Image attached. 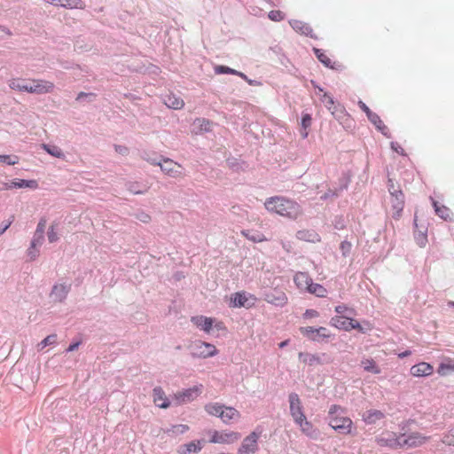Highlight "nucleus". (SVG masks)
Wrapping results in <instances>:
<instances>
[{"label":"nucleus","mask_w":454,"mask_h":454,"mask_svg":"<svg viewBox=\"0 0 454 454\" xmlns=\"http://www.w3.org/2000/svg\"><path fill=\"white\" fill-rule=\"evenodd\" d=\"M264 206L269 212L289 219H296L301 214V207L296 201L282 196L267 199Z\"/></svg>","instance_id":"nucleus-1"},{"label":"nucleus","mask_w":454,"mask_h":454,"mask_svg":"<svg viewBox=\"0 0 454 454\" xmlns=\"http://www.w3.org/2000/svg\"><path fill=\"white\" fill-rule=\"evenodd\" d=\"M343 413L344 410L341 406L331 405L326 418L328 425L340 434H355L353 421L350 418L344 416Z\"/></svg>","instance_id":"nucleus-2"},{"label":"nucleus","mask_w":454,"mask_h":454,"mask_svg":"<svg viewBox=\"0 0 454 454\" xmlns=\"http://www.w3.org/2000/svg\"><path fill=\"white\" fill-rule=\"evenodd\" d=\"M413 422L414 420L410 419L398 424L401 434L400 439L402 449H412L420 447L430 439V436L423 435L419 432L408 433L409 427Z\"/></svg>","instance_id":"nucleus-3"},{"label":"nucleus","mask_w":454,"mask_h":454,"mask_svg":"<svg viewBox=\"0 0 454 454\" xmlns=\"http://www.w3.org/2000/svg\"><path fill=\"white\" fill-rule=\"evenodd\" d=\"M387 190L391 196L392 207L395 210L393 218L399 219L404 207V194L400 187L395 184L391 178L387 181Z\"/></svg>","instance_id":"nucleus-4"},{"label":"nucleus","mask_w":454,"mask_h":454,"mask_svg":"<svg viewBox=\"0 0 454 454\" xmlns=\"http://www.w3.org/2000/svg\"><path fill=\"white\" fill-rule=\"evenodd\" d=\"M189 349L191 356L194 358H208L216 356L219 352L215 345L200 340L193 341L189 346Z\"/></svg>","instance_id":"nucleus-5"},{"label":"nucleus","mask_w":454,"mask_h":454,"mask_svg":"<svg viewBox=\"0 0 454 454\" xmlns=\"http://www.w3.org/2000/svg\"><path fill=\"white\" fill-rule=\"evenodd\" d=\"M401 434L392 431L383 432L375 437V442L380 447H387L391 450L402 449Z\"/></svg>","instance_id":"nucleus-6"},{"label":"nucleus","mask_w":454,"mask_h":454,"mask_svg":"<svg viewBox=\"0 0 454 454\" xmlns=\"http://www.w3.org/2000/svg\"><path fill=\"white\" fill-rule=\"evenodd\" d=\"M299 331L304 337L315 342H321L331 337L328 329L323 326L318 328H314L312 326H301Z\"/></svg>","instance_id":"nucleus-7"},{"label":"nucleus","mask_w":454,"mask_h":454,"mask_svg":"<svg viewBox=\"0 0 454 454\" xmlns=\"http://www.w3.org/2000/svg\"><path fill=\"white\" fill-rule=\"evenodd\" d=\"M260 434L261 433L254 431L246 436L238 449V454H254L259 450Z\"/></svg>","instance_id":"nucleus-8"},{"label":"nucleus","mask_w":454,"mask_h":454,"mask_svg":"<svg viewBox=\"0 0 454 454\" xmlns=\"http://www.w3.org/2000/svg\"><path fill=\"white\" fill-rule=\"evenodd\" d=\"M257 299L254 294L247 292H237L231 298V305L234 308H251L254 306Z\"/></svg>","instance_id":"nucleus-9"},{"label":"nucleus","mask_w":454,"mask_h":454,"mask_svg":"<svg viewBox=\"0 0 454 454\" xmlns=\"http://www.w3.org/2000/svg\"><path fill=\"white\" fill-rule=\"evenodd\" d=\"M290 415L294 419V422L304 418L305 413L300 396L297 393L292 392L288 395Z\"/></svg>","instance_id":"nucleus-10"},{"label":"nucleus","mask_w":454,"mask_h":454,"mask_svg":"<svg viewBox=\"0 0 454 454\" xmlns=\"http://www.w3.org/2000/svg\"><path fill=\"white\" fill-rule=\"evenodd\" d=\"M158 166L165 175L170 177L176 178L182 176V166L169 158L163 156Z\"/></svg>","instance_id":"nucleus-11"},{"label":"nucleus","mask_w":454,"mask_h":454,"mask_svg":"<svg viewBox=\"0 0 454 454\" xmlns=\"http://www.w3.org/2000/svg\"><path fill=\"white\" fill-rule=\"evenodd\" d=\"M201 389L202 385L184 389L175 394V399L177 404L191 403L201 394Z\"/></svg>","instance_id":"nucleus-12"},{"label":"nucleus","mask_w":454,"mask_h":454,"mask_svg":"<svg viewBox=\"0 0 454 454\" xmlns=\"http://www.w3.org/2000/svg\"><path fill=\"white\" fill-rule=\"evenodd\" d=\"M240 434L233 431H215L210 438V442L214 443H232L240 438Z\"/></svg>","instance_id":"nucleus-13"},{"label":"nucleus","mask_w":454,"mask_h":454,"mask_svg":"<svg viewBox=\"0 0 454 454\" xmlns=\"http://www.w3.org/2000/svg\"><path fill=\"white\" fill-rule=\"evenodd\" d=\"M264 301L278 307H283L287 303L286 294L279 290H272L264 294Z\"/></svg>","instance_id":"nucleus-14"},{"label":"nucleus","mask_w":454,"mask_h":454,"mask_svg":"<svg viewBox=\"0 0 454 454\" xmlns=\"http://www.w3.org/2000/svg\"><path fill=\"white\" fill-rule=\"evenodd\" d=\"M33 85L29 86L28 93L46 94L50 93L54 89V84L51 82L44 80H33Z\"/></svg>","instance_id":"nucleus-15"},{"label":"nucleus","mask_w":454,"mask_h":454,"mask_svg":"<svg viewBox=\"0 0 454 454\" xmlns=\"http://www.w3.org/2000/svg\"><path fill=\"white\" fill-rule=\"evenodd\" d=\"M71 290V284H55L51 292V297L55 301H64Z\"/></svg>","instance_id":"nucleus-16"},{"label":"nucleus","mask_w":454,"mask_h":454,"mask_svg":"<svg viewBox=\"0 0 454 454\" xmlns=\"http://www.w3.org/2000/svg\"><path fill=\"white\" fill-rule=\"evenodd\" d=\"M294 423L300 427L301 431L308 437L311 439H317V437L318 436V430L313 426V424L310 421L307 419L306 416L295 421Z\"/></svg>","instance_id":"nucleus-17"},{"label":"nucleus","mask_w":454,"mask_h":454,"mask_svg":"<svg viewBox=\"0 0 454 454\" xmlns=\"http://www.w3.org/2000/svg\"><path fill=\"white\" fill-rule=\"evenodd\" d=\"M289 24L292 27V28L297 33H300L301 35H304L313 39H317V36L313 33V29L309 24L299 20H291L289 21Z\"/></svg>","instance_id":"nucleus-18"},{"label":"nucleus","mask_w":454,"mask_h":454,"mask_svg":"<svg viewBox=\"0 0 454 454\" xmlns=\"http://www.w3.org/2000/svg\"><path fill=\"white\" fill-rule=\"evenodd\" d=\"M153 403L161 409H167L170 406V402L165 395L161 387H155L153 389Z\"/></svg>","instance_id":"nucleus-19"},{"label":"nucleus","mask_w":454,"mask_h":454,"mask_svg":"<svg viewBox=\"0 0 454 454\" xmlns=\"http://www.w3.org/2000/svg\"><path fill=\"white\" fill-rule=\"evenodd\" d=\"M434 372L433 366L426 362L419 363L411 368V373L414 377H425L431 375Z\"/></svg>","instance_id":"nucleus-20"},{"label":"nucleus","mask_w":454,"mask_h":454,"mask_svg":"<svg viewBox=\"0 0 454 454\" xmlns=\"http://www.w3.org/2000/svg\"><path fill=\"white\" fill-rule=\"evenodd\" d=\"M191 321L194 325H196L200 330L204 331L205 333H209L212 329L214 320L211 317H207L205 316H195L192 317Z\"/></svg>","instance_id":"nucleus-21"},{"label":"nucleus","mask_w":454,"mask_h":454,"mask_svg":"<svg viewBox=\"0 0 454 454\" xmlns=\"http://www.w3.org/2000/svg\"><path fill=\"white\" fill-rule=\"evenodd\" d=\"M313 51L317 59L326 67L333 70H338L341 65L337 62H333L331 59L325 54V52L317 48H313Z\"/></svg>","instance_id":"nucleus-22"},{"label":"nucleus","mask_w":454,"mask_h":454,"mask_svg":"<svg viewBox=\"0 0 454 454\" xmlns=\"http://www.w3.org/2000/svg\"><path fill=\"white\" fill-rule=\"evenodd\" d=\"M294 281L299 289L307 291L312 282V278L307 272L299 271L294 275Z\"/></svg>","instance_id":"nucleus-23"},{"label":"nucleus","mask_w":454,"mask_h":454,"mask_svg":"<svg viewBox=\"0 0 454 454\" xmlns=\"http://www.w3.org/2000/svg\"><path fill=\"white\" fill-rule=\"evenodd\" d=\"M349 316H334L330 320V325L339 330L348 332L351 324Z\"/></svg>","instance_id":"nucleus-24"},{"label":"nucleus","mask_w":454,"mask_h":454,"mask_svg":"<svg viewBox=\"0 0 454 454\" xmlns=\"http://www.w3.org/2000/svg\"><path fill=\"white\" fill-rule=\"evenodd\" d=\"M202 445L200 441H192L188 443L182 444L177 449L178 454L198 453L201 450Z\"/></svg>","instance_id":"nucleus-25"},{"label":"nucleus","mask_w":454,"mask_h":454,"mask_svg":"<svg viewBox=\"0 0 454 454\" xmlns=\"http://www.w3.org/2000/svg\"><path fill=\"white\" fill-rule=\"evenodd\" d=\"M385 418V414L379 410H369L363 415V420L367 425L375 424L378 420Z\"/></svg>","instance_id":"nucleus-26"},{"label":"nucleus","mask_w":454,"mask_h":454,"mask_svg":"<svg viewBox=\"0 0 454 454\" xmlns=\"http://www.w3.org/2000/svg\"><path fill=\"white\" fill-rule=\"evenodd\" d=\"M432 201L435 214L444 221H451L450 209L444 205H439V203L433 199Z\"/></svg>","instance_id":"nucleus-27"},{"label":"nucleus","mask_w":454,"mask_h":454,"mask_svg":"<svg viewBox=\"0 0 454 454\" xmlns=\"http://www.w3.org/2000/svg\"><path fill=\"white\" fill-rule=\"evenodd\" d=\"M240 417L239 412L233 407L225 406L221 416V420L224 424H229L233 419H238Z\"/></svg>","instance_id":"nucleus-28"},{"label":"nucleus","mask_w":454,"mask_h":454,"mask_svg":"<svg viewBox=\"0 0 454 454\" xmlns=\"http://www.w3.org/2000/svg\"><path fill=\"white\" fill-rule=\"evenodd\" d=\"M8 84L12 90L20 92H28L29 86H31V84H27L26 80L22 78L11 79Z\"/></svg>","instance_id":"nucleus-29"},{"label":"nucleus","mask_w":454,"mask_h":454,"mask_svg":"<svg viewBox=\"0 0 454 454\" xmlns=\"http://www.w3.org/2000/svg\"><path fill=\"white\" fill-rule=\"evenodd\" d=\"M224 404L219 403H208L204 406L205 411L207 414L221 419Z\"/></svg>","instance_id":"nucleus-30"},{"label":"nucleus","mask_w":454,"mask_h":454,"mask_svg":"<svg viewBox=\"0 0 454 454\" xmlns=\"http://www.w3.org/2000/svg\"><path fill=\"white\" fill-rule=\"evenodd\" d=\"M165 105L172 109H181L184 106V100L174 94L167 95L164 99Z\"/></svg>","instance_id":"nucleus-31"},{"label":"nucleus","mask_w":454,"mask_h":454,"mask_svg":"<svg viewBox=\"0 0 454 454\" xmlns=\"http://www.w3.org/2000/svg\"><path fill=\"white\" fill-rule=\"evenodd\" d=\"M55 6H61L65 9H80L85 8V3L82 0H59L58 4Z\"/></svg>","instance_id":"nucleus-32"},{"label":"nucleus","mask_w":454,"mask_h":454,"mask_svg":"<svg viewBox=\"0 0 454 454\" xmlns=\"http://www.w3.org/2000/svg\"><path fill=\"white\" fill-rule=\"evenodd\" d=\"M299 359H300V361H301L304 364H309L310 366L317 364H323L320 356H318L317 355L309 354V353L300 352Z\"/></svg>","instance_id":"nucleus-33"},{"label":"nucleus","mask_w":454,"mask_h":454,"mask_svg":"<svg viewBox=\"0 0 454 454\" xmlns=\"http://www.w3.org/2000/svg\"><path fill=\"white\" fill-rule=\"evenodd\" d=\"M12 186H14V188H19V189L30 188V189L35 190L38 187V183L35 179L25 180V179L16 178V179L12 180Z\"/></svg>","instance_id":"nucleus-34"},{"label":"nucleus","mask_w":454,"mask_h":454,"mask_svg":"<svg viewBox=\"0 0 454 454\" xmlns=\"http://www.w3.org/2000/svg\"><path fill=\"white\" fill-rule=\"evenodd\" d=\"M126 187L133 194H144L148 191L146 184L138 182H129Z\"/></svg>","instance_id":"nucleus-35"},{"label":"nucleus","mask_w":454,"mask_h":454,"mask_svg":"<svg viewBox=\"0 0 454 454\" xmlns=\"http://www.w3.org/2000/svg\"><path fill=\"white\" fill-rule=\"evenodd\" d=\"M141 158L152 165L158 166L160 163L163 156L159 155L154 152L144 151L141 153Z\"/></svg>","instance_id":"nucleus-36"},{"label":"nucleus","mask_w":454,"mask_h":454,"mask_svg":"<svg viewBox=\"0 0 454 454\" xmlns=\"http://www.w3.org/2000/svg\"><path fill=\"white\" fill-rule=\"evenodd\" d=\"M42 147L50 155L58 159H65V153L59 146L54 145L43 144Z\"/></svg>","instance_id":"nucleus-37"},{"label":"nucleus","mask_w":454,"mask_h":454,"mask_svg":"<svg viewBox=\"0 0 454 454\" xmlns=\"http://www.w3.org/2000/svg\"><path fill=\"white\" fill-rule=\"evenodd\" d=\"M362 366L364 367V371L368 372H372L373 374H379L380 373V369L377 365V364L372 359H364L361 362Z\"/></svg>","instance_id":"nucleus-38"},{"label":"nucleus","mask_w":454,"mask_h":454,"mask_svg":"<svg viewBox=\"0 0 454 454\" xmlns=\"http://www.w3.org/2000/svg\"><path fill=\"white\" fill-rule=\"evenodd\" d=\"M309 293L317 295V297L326 296V289L320 284L311 282L309 287L307 290Z\"/></svg>","instance_id":"nucleus-39"},{"label":"nucleus","mask_w":454,"mask_h":454,"mask_svg":"<svg viewBox=\"0 0 454 454\" xmlns=\"http://www.w3.org/2000/svg\"><path fill=\"white\" fill-rule=\"evenodd\" d=\"M226 162H227L228 167L235 172H239L241 170H244L245 162L240 161L237 158H234V157L228 158L226 160Z\"/></svg>","instance_id":"nucleus-40"},{"label":"nucleus","mask_w":454,"mask_h":454,"mask_svg":"<svg viewBox=\"0 0 454 454\" xmlns=\"http://www.w3.org/2000/svg\"><path fill=\"white\" fill-rule=\"evenodd\" d=\"M334 310L338 314L337 316H349L351 317L356 315V310L345 304L337 305Z\"/></svg>","instance_id":"nucleus-41"},{"label":"nucleus","mask_w":454,"mask_h":454,"mask_svg":"<svg viewBox=\"0 0 454 454\" xmlns=\"http://www.w3.org/2000/svg\"><path fill=\"white\" fill-rule=\"evenodd\" d=\"M242 234L249 240L253 241V242H262V241H264L266 240L264 235L262 233H260V232H254V233H251L250 231H242Z\"/></svg>","instance_id":"nucleus-42"},{"label":"nucleus","mask_w":454,"mask_h":454,"mask_svg":"<svg viewBox=\"0 0 454 454\" xmlns=\"http://www.w3.org/2000/svg\"><path fill=\"white\" fill-rule=\"evenodd\" d=\"M20 161V158L17 155H8V154H0V162L13 166L18 164Z\"/></svg>","instance_id":"nucleus-43"},{"label":"nucleus","mask_w":454,"mask_h":454,"mask_svg":"<svg viewBox=\"0 0 454 454\" xmlns=\"http://www.w3.org/2000/svg\"><path fill=\"white\" fill-rule=\"evenodd\" d=\"M56 342H57V334H50L38 343V345H37L38 350H43L47 346L53 345Z\"/></svg>","instance_id":"nucleus-44"},{"label":"nucleus","mask_w":454,"mask_h":454,"mask_svg":"<svg viewBox=\"0 0 454 454\" xmlns=\"http://www.w3.org/2000/svg\"><path fill=\"white\" fill-rule=\"evenodd\" d=\"M332 114L337 119V120H340L342 119L344 116H346L348 114L344 108L343 106L338 104V105H333L332 110H330Z\"/></svg>","instance_id":"nucleus-45"},{"label":"nucleus","mask_w":454,"mask_h":454,"mask_svg":"<svg viewBox=\"0 0 454 454\" xmlns=\"http://www.w3.org/2000/svg\"><path fill=\"white\" fill-rule=\"evenodd\" d=\"M442 442L448 446H454V427L443 434Z\"/></svg>","instance_id":"nucleus-46"},{"label":"nucleus","mask_w":454,"mask_h":454,"mask_svg":"<svg viewBox=\"0 0 454 454\" xmlns=\"http://www.w3.org/2000/svg\"><path fill=\"white\" fill-rule=\"evenodd\" d=\"M319 96H320V101L325 105V106L328 110H332V108L334 105L333 98L327 92H324L322 95H319Z\"/></svg>","instance_id":"nucleus-47"},{"label":"nucleus","mask_w":454,"mask_h":454,"mask_svg":"<svg viewBox=\"0 0 454 454\" xmlns=\"http://www.w3.org/2000/svg\"><path fill=\"white\" fill-rule=\"evenodd\" d=\"M437 372L442 376L447 375L449 372H454V363H442Z\"/></svg>","instance_id":"nucleus-48"},{"label":"nucleus","mask_w":454,"mask_h":454,"mask_svg":"<svg viewBox=\"0 0 454 454\" xmlns=\"http://www.w3.org/2000/svg\"><path fill=\"white\" fill-rule=\"evenodd\" d=\"M312 118L311 115L309 114H303L301 116V127L304 130H306L308 128L311 126ZM308 133L307 131H304L302 134L303 137H307Z\"/></svg>","instance_id":"nucleus-49"},{"label":"nucleus","mask_w":454,"mask_h":454,"mask_svg":"<svg viewBox=\"0 0 454 454\" xmlns=\"http://www.w3.org/2000/svg\"><path fill=\"white\" fill-rule=\"evenodd\" d=\"M215 74H235L236 75L238 74L237 70L232 69L226 66H216L215 67Z\"/></svg>","instance_id":"nucleus-50"},{"label":"nucleus","mask_w":454,"mask_h":454,"mask_svg":"<svg viewBox=\"0 0 454 454\" xmlns=\"http://www.w3.org/2000/svg\"><path fill=\"white\" fill-rule=\"evenodd\" d=\"M352 245L348 240H343L340 245V250L342 256L347 257L350 254Z\"/></svg>","instance_id":"nucleus-51"},{"label":"nucleus","mask_w":454,"mask_h":454,"mask_svg":"<svg viewBox=\"0 0 454 454\" xmlns=\"http://www.w3.org/2000/svg\"><path fill=\"white\" fill-rule=\"evenodd\" d=\"M268 17L272 21H281L285 18V14L279 10H273L268 13Z\"/></svg>","instance_id":"nucleus-52"},{"label":"nucleus","mask_w":454,"mask_h":454,"mask_svg":"<svg viewBox=\"0 0 454 454\" xmlns=\"http://www.w3.org/2000/svg\"><path fill=\"white\" fill-rule=\"evenodd\" d=\"M415 239L419 247H424L427 241V230L415 233Z\"/></svg>","instance_id":"nucleus-53"},{"label":"nucleus","mask_w":454,"mask_h":454,"mask_svg":"<svg viewBox=\"0 0 454 454\" xmlns=\"http://www.w3.org/2000/svg\"><path fill=\"white\" fill-rule=\"evenodd\" d=\"M96 98V94L95 93H86V92H80L77 97H76V100L77 101H83V100H88L89 102H91L95 99Z\"/></svg>","instance_id":"nucleus-54"},{"label":"nucleus","mask_w":454,"mask_h":454,"mask_svg":"<svg viewBox=\"0 0 454 454\" xmlns=\"http://www.w3.org/2000/svg\"><path fill=\"white\" fill-rule=\"evenodd\" d=\"M350 321H351V324L349 325L348 332L353 329H356L359 333H366V329L364 328L363 325L359 322H357L356 320H354L352 317L350 318Z\"/></svg>","instance_id":"nucleus-55"},{"label":"nucleus","mask_w":454,"mask_h":454,"mask_svg":"<svg viewBox=\"0 0 454 454\" xmlns=\"http://www.w3.org/2000/svg\"><path fill=\"white\" fill-rule=\"evenodd\" d=\"M368 120L376 127L377 129L383 124L380 117L374 112L368 117Z\"/></svg>","instance_id":"nucleus-56"},{"label":"nucleus","mask_w":454,"mask_h":454,"mask_svg":"<svg viewBox=\"0 0 454 454\" xmlns=\"http://www.w3.org/2000/svg\"><path fill=\"white\" fill-rule=\"evenodd\" d=\"M48 240L50 243H54L59 240V236L57 232L55 231L54 226H50L48 232H47Z\"/></svg>","instance_id":"nucleus-57"},{"label":"nucleus","mask_w":454,"mask_h":454,"mask_svg":"<svg viewBox=\"0 0 454 454\" xmlns=\"http://www.w3.org/2000/svg\"><path fill=\"white\" fill-rule=\"evenodd\" d=\"M135 217L137 220L144 223H147L151 221V216L150 215H148L147 213L144 212V211H140V212H137L136 215H135Z\"/></svg>","instance_id":"nucleus-58"},{"label":"nucleus","mask_w":454,"mask_h":454,"mask_svg":"<svg viewBox=\"0 0 454 454\" xmlns=\"http://www.w3.org/2000/svg\"><path fill=\"white\" fill-rule=\"evenodd\" d=\"M27 254L29 257L30 261H35L39 256V250L37 247H30L27 248Z\"/></svg>","instance_id":"nucleus-59"},{"label":"nucleus","mask_w":454,"mask_h":454,"mask_svg":"<svg viewBox=\"0 0 454 454\" xmlns=\"http://www.w3.org/2000/svg\"><path fill=\"white\" fill-rule=\"evenodd\" d=\"M196 121H198L200 123L201 130H204L206 132H208L211 130V129H210L211 122L209 121H207L206 119H197Z\"/></svg>","instance_id":"nucleus-60"},{"label":"nucleus","mask_w":454,"mask_h":454,"mask_svg":"<svg viewBox=\"0 0 454 454\" xmlns=\"http://www.w3.org/2000/svg\"><path fill=\"white\" fill-rule=\"evenodd\" d=\"M13 221L14 215H12L8 221L2 223L0 226V236H2L6 231V230L11 226Z\"/></svg>","instance_id":"nucleus-61"},{"label":"nucleus","mask_w":454,"mask_h":454,"mask_svg":"<svg viewBox=\"0 0 454 454\" xmlns=\"http://www.w3.org/2000/svg\"><path fill=\"white\" fill-rule=\"evenodd\" d=\"M357 105L359 106V108L365 113L367 118L373 113L367 106L364 102H363L362 100H359L357 102Z\"/></svg>","instance_id":"nucleus-62"},{"label":"nucleus","mask_w":454,"mask_h":454,"mask_svg":"<svg viewBox=\"0 0 454 454\" xmlns=\"http://www.w3.org/2000/svg\"><path fill=\"white\" fill-rule=\"evenodd\" d=\"M390 147L393 151L396 152L400 155H404L403 148L397 142H391Z\"/></svg>","instance_id":"nucleus-63"},{"label":"nucleus","mask_w":454,"mask_h":454,"mask_svg":"<svg viewBox=\"0 0 454 454\" xmlns=\"http://www.w3.org/2000/svg\"><path fill=\"white\" fill-rule=\"evenodd\" d=\"M46 219L45 218H41L37 223V226H36V231H41V232H43L45 231V227H46Z\"/></svg>","instance_id":"nucleus-64"}]
</instances>
